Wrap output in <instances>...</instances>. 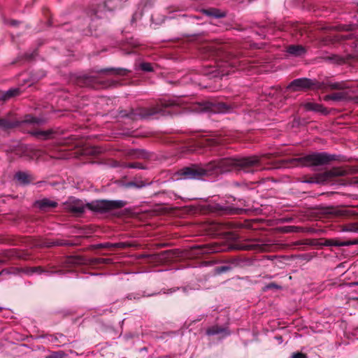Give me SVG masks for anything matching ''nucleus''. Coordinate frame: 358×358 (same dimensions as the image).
<instances>
[{"mask_svg": "<svg viewBox=\"0 0 358 358\" xmlns=\"http://www.w3.org/2000/svg\"><path fill=\"white\" fill-rule=\"evenodd\" d=\"M29 133L36 137L38 139L41 140H47L52 137L53 134H55V131L52 129H49L48 131H41V130H33L29 131Z\"/></svg>", "mask_w": 358, "mask_h": 358, "instance_id": "21", "label": "nucleus"}, {"mask_svg": "<svg viewBox=\"0 0 358 358\" xmlns=\"http://www.w3.org/2000/svg\"><path fill=\"white\" fill-rule=\"evenodd\" d=\"M313 245H318V246H344L343 241H341L338 239H327V238H320V239H315L312 241L311 243Z\"/></svg>", "mask_w": 358, "mask_h": 358, "instance_id": "18", "label": "nucleus"}, {"mask_svg": "<svg viewBox=\"0 0 358 358\" xmlns=\"http://www.w3.org/2000/svg\"><path fill=\"white\" fill-rule=\"evenodd\" d=\"M287 52L294 56H301L306 52V49L300 45H291L287 48Z\"/></svg>", "mask_w": 358, "mask_h": 358, "instance_id": "25", "label": "nucleus"}, {"mask_svg": "<svg viewBox=\"0 0 358 358\" xmlns=\"http://www.w3.org/2000/svg\"><path fill=\"white\" fill-rule=\"evenodd\" d=\"M266 288L267 289H272V288L280 289V286H279L273 282H271L266 285Z\"/></svg>", "mask_w": 358, "mask_h": 358, "instance_id": "51", "label": "nucleus"}, {"mask_svg": "<svg viewBox=\"0 0 358 358\" xmlns=\"http://www.w3.org/2000/svg\"><path fill=\"white\" fill-rule=\"evenodd\" d=\"M343 243H344V244H343L344 246H349L351 245H358V238L354 239L352 241H343Z\"/></svg>", "mask_w": 358, "mask_h": 358, "instance_id": "47", "label": "nucleus"}, {"mask_svg": "<svg viewBox=\"0 0 358 358\" xmlns=\"http://www.w3.org/2000/svg\"><path fill=\"white\" fill-rule=\"evenodd\" d=\"M348 98V94L345 92H334L331 94L326 95L324 97V101H345Z\"/></svg>", "mask_w": 358, "mask_h": 358, "instance_id": "22", "label": "nucleus"}, {"mask_svg": "<svg viewBox=\"0 0 358 358\" xmlns=\"http://www.w3.org/2000/svg\"><path fill=\"white\" fill-rule=\"evenodd\" d=\"M324 88L325 85L323 83L306 78L295 79L287 87V90L293 92L306 91L309 90H324Z\"/></svg>", "mask_w": 358, "mask_h": 358, "instance_id": "7", "label": "nucleus"}, {"mask_svg": "<svg viewBox=\"0 0 358 358\" xmlns=\"http://www.w3.org/2000/svg\"><path fill=\"white\" fill-rule=\"evenodd\" d=\"M357 43L356 42L354 43V47H357Z\"/></svg>", "mask_w": 358, "mask_h": 358, "instance_id": "58", "label": "nucleus"}, {"mask_svg": "<svg viewBox=\"0 0 358 358\" xmlns=\"http://www.w3.org/2000/svg\"><path fill=\"white\" fill-rule=\"evenodd\" d=\"M124 185L126 187H134L136 188H141V187L145 186V182L143 181H139V182L130 181V182L125 183Z\"/></svg>", "mask_w": 358, "mask_h": 358, "instance_id": "38", "label": "nucleus"}, {"mask_svg": "<svg viewBox=\"0 0 358 358\" xmlns=\"http://www.w3.org/2000/svg\"><path fill=\"white\" fill-rule=\"evenodd\" d=\"M169 252H171V250H166L164 252V253H169Z\"/></svg>", "mask_w": 358, "mask_h": 358, "instance_id": "59", "label": "nucleus"}, {"mask_svg": "<svg viewBox=\"0 0 358 358\" xmlns=\"http://www.w3.org/2000/svg\"><path fill=\"white\" fill-rule=\"evenodd\" d=\"M292 34L296 37L302 36L305 33L307 32L306 27L302 24L296 23L292 26Z\"/></svg>", "mask_w": 358, "mask_h": 358, "instance_id": "30", "label": "nucleus"}, {"mask_svg": "<svg viewBox=\"0 0 358 358\" xmlns=\"http://www.w3.org/2000/svg\"><path fill=\"white\" fill-rule=\"evenodd\" d=\"M101 152V148L99 147H90L84 150V155L96 156Z\"/></svg>", "mask_w": 358, "mask_h": 358, "instance_id": "35", "label": "nucleus"}, {"mask_svg": "<svg viewBox=\"0 0 358 358\" xmlns=\"http://www.w3.org/2000/svg\"><path fill=\"white\" fill-rule=\"evenodd\" d=\"M222 227V224H218V226L215 228L216 231H219L220 228Z\"/></svg>", "mask_w": 358, "mask_h": 358, "instance_id": "55", "label": "nucleus"}, {"mask_svg": "<svg viewBox=\"0 0 358 358\" xmlns=\"http://www.w3.org/2000/svg\"><path fill=\"white\" fill-rule=\"evenodd\" d=\"M57 206L58 203L56 201H51L47 198L37 200L34 203L35 208H38L43 212H47L51 208L57 207Z\"/></svg>", "mask_w": 358, "mask_h": 358, "instance_id": "17", "label": "nucleus"}, {"mask_svg": "<svg viewBox=\"0 0 358 358\" xmlns=\"http://www.w3.org/2000/svg\"><path fill=\"white\" fill-rule=\"evenodd\" d=\"M2 310V308H0V310Z\"/></svg>", "mask_w": 358, "mask_h": 358, "instance_id": "61", "label": "nucleus"}, {"mask_svg": "<svg viewBox=\"0 0 358 358\" xmlns=\"http://www.w3.org/2000/svg\"><path fill=\"white\" fill-rule=\"evenodd\" d=\"M353 299L358 301V298H354Z\"/></svg>", "mask_w": 358, "mask_h": 358, "instance_id": "60", "label": "nucleus"}, {"mask_svg": "<svg viewBox=\"0 0 358 358\" xmlns=\"http://www.w3.org/2000/svg\"><path fill=\"white\" fill-rule=\"evenodd\" d=\"M228 270H229V266H219V267L217 268V271L219 273L224 272V271H227Z\"/></svg>", "mask_w": 358, "mask_h": 358, "instance_id": "49", "label": "nucleus"}, {"mask_svg": "<svg viewBox=\"0 0 358 358\" xmlns=\"http://www.w3.org/2000/svg\"><path fill=\"white\" fill-rule=\"evenodd\" d=\"M113 246H114V248H118V249L122 250V249H126V248L130 247L131 245L127 243L120 242V243H113Z\"/></svg>", "mask_w": 358, "mask_h": 358, "instance_id": "43", "label": "nucleus"}, {"mask_svg": "<svg viewBox=\"0 0 358 358\" xmlns=\"http://www.w3.org/2000/svg\"><path fill=\"white\" fill-rule=\"evenodd\" d=\"M324 60L326 62H329L333 64H345L350 59H347V56L345 57L339 56L338 55H331V56H327L323 57Z\"/></svg>", "mask_w": 358, "mask_h": 358, "instance_id": "24", "label": "nucleus"}, {"mask_svg": "<svg viewBox=\"0 0 358 358\" xmlns=\"http://www.w3.org/2000/svg\"><path fill=\"white\" fill-rule=\"evenodd\" d=\"M348 231L358 232V222L350 224L347 229Z\"/></svg>", "mask_w": 358, "mask_h": 358, "instance_id": "45", "label": "nucleus"}, {"mask_svg": "<svg viewBox=\"0 0 358 358\" xmlns=\"http://www.w3.org/2000/svg\"><path fill=\"white\" fill-rule=\"evenodd\" d=\"M216 55H217V57L219 58V59L223 60L225 62L229 63L230 65L234 64V62H231V56L229 52H227L222 49L218 48L216 51Z\"/></svg>", "mask_w": 358, "mask_h": 358, "instance_id": "28", "label": "nucleus"}, {"mask_svg": "<svg viewBox=\"0 0 358 358\" xmlns=\"http://www.w3.org/2000/svg\"><path fill=\"white\" fill-rule=\"evenodd\" d=\"M205 74H210L213 78L216 77H222L225 73H221L220 71L217 69H215L214 70H212L209 72H206Z\"/></svg>", "mask_w": 358, "mask_h": 358, "instance_id": "41", "label": "nucleus"}, {"mask_svg": "<svg viewBox=\"0 0 358 358\" xmlns=\"http://www.w3.org/2000/svg\"><path fill=\"white\" fill-rule=\"evenodd\" d=\"M75 259V262L77 264H86L91 266H97L99 264H106L110 262V259L104 258H89L86 259L81 256H76L73 257Z\"/></svg>", "mask_w": 358, "mask_h": 358, "instance_id": "15", "label": "nucleus"}, {"mask_svg": "<svg viewBox=\"0 0 358 358\" xmlns=\"http://www.w3.org/2000/svg\"><path fill=\"white\" fill-rule=\"evenodd\" d=\"M55 266H50L49 269H45L42 266H34V267H28L26 268V273H55L53 271V268Z\"/></svg>", "mask_w": 358, "mask_h": 358, "instance_id": "27", "label": "nucleus"}, {"mask_svg": "<svg viewBox=\"0 0 358 358\" xmlns=\"http://www.w3.org/2000/svg\"><path fill=\"white\" fill-rule=\"evenodd\" d=\"M90 249L95 250V249H103V243H100L97 245H90Z\"/></svg>", "mask_w": 358, "mask_h": 358, "instance_id": "50", "label": "nucleus"}, {"mask_svg": "<svg viewBox=\"0 0 358 358\" xmlns=\"http://www.w3.org/2000/svg\"><path fill=\"white\" fill-rule=\"evenodd\" d=\"M2 256L4 259H0V265L4 264L7 259H19L27 260L29 259L30 254L27 250L11 249L3 251Z\"/></svg>", "mask_w": 358, "mask_h": 358, "instance_id": "14", "label": "nucleus"}, {"mask_svg": "<svg viewBox=\"0 0 358 358\" xmlns=\"http://www.w3.org/2000/svg\"><path fill=\"white\" fill-rule=\"evenodd\" d=\"M201 110L202 111H208L212 113H224L229 111L230 106L224 102L220 101H204L201 104Z\"/></svg>", "mask_w": 358, "mask_h": 358, "instance_id": "13", "label": "nucleus"}, {"mask_svg": "<svg viewBox=\"0 0 358 358\" xmlns=\"http://www.w3.org/2000/svg\"><path fill=\"white\" fill-rule=\"evenodd\" d=\"M72 82L79 87H90L95 90L115 87L119 83L115 80H102L98 76L90 75L76 76L72 79Z\"/></svg>", "mask_w": 358, "mask_h": 358, "instance_id": "6", "label": "nucleus"}, {"mask_svg": "<svg viewBox=\"0 0 358 358\" xmlns=\"http://www.w3.org/2000/svg\"><path fill=\"white\" fill-rule=\"evenodd\" d=\"M271 154L251 156L241 159L222 158L205 164L203 166L192 164L179 169L176 174L183 179H202L204 176L219 174L231 170L243 171L245 173H254L261 169L262 159H271Z\"/></svg>", "mask_w": 358, "mask_h": 358, "instance_id": "1", "label": "nucleus"}, {"mask_svg": "<svg viewBox=\"0 0 358 358\" xmlns=\"http://www.w3.org/2000/svg\"><path fill=\"white\" fill-rule=\"evenodd\" d=\"M103 248L114 249L113 243H103Z\"/></svg>", "mask_w": 358, "mask_h": 358, "instance_id": "52", "label": "nucleus"}, {"mask_svg": "<svg viewBox=\"0 0 358 358\" xmlns=\"http://www.w3.org/2000/svg\"><path fill=\"white\" fill-rule=\"evenodd\" d=\"M96 11L94 9L92 10V15H96Z\"/></svg>", "mask_w": 358, "mask_h": 358, "instance_id": "57", "label": "nucleus"}, {"mask_svg": "<svg viewBox=\"0 0 358 358\" xmlns=\"http://www.w3.org/2000/svg\"><path fill=\"white\" fill-rule=\"evenodd\" d=\"M223 331H224L223 328L220 327L218 326H214V327L208 328L206 331V333L208 335H215V334L222 333Z\"/></svg>", "mask_w": 358, "mask_h": 358, "instance_id": "36", "label": "nucleus"}, {"mask_svg": "<svg viewBox=\"0 0 358 358\" xmlns=\"http://www.w3.org/2000/svg\"><path fill=\"white\" fill-rule=\"evenodd\" d=\"M347 174V171L341 168L334 167L322 173H317L310 177L306 182L308 183H324L331 180L335 177L343 176Z\"/></svg>", "mask_w": 358, "mask_h": 358, "instance_id": "9", "label": "nucleus"}, {"mask_svg": "<svg viewBox=\"0 0 358 358\" xmlns=\"http://www.w3.org/2000/svg\"><path fill=\"white\" fill-rule=\"evenodd\" d=\"M179 105L173 100L159 99L155 106L131 108L129 111L122 110L119 112L121 117H128L133 121L148 120L160 113L162 116L172 115L178 113Z\"/></svg>", "mask_w": 358, "mask_h": 358, "instance_id": "2", "label": "nucleus"}, {"mask_svg": "<svg viewBox=\"0 0 358 358\" xmlns=\"http://www.w3.org/2000/svg\"><path fill=\"white\" fill-rule=\"evenodd\" d=\"M271 27H273L271 24H270V25H267V26H263V27H262V28H263V29H268L269 28H271Z\"/></svg>", "mask_w": 358, "mask_h": 358, "instance_id": "54", "label": "nucleus"}, {"mask_svg": "<svg viewBox=\"0 0 358 358\" xmlns=\"http://www.w3.org/2000/svg\"><path fill=\"white\" fill-rule=\"evenodd\" d=\"M66 354L63 351H57L53 352L50 355L45 357V358H64L66 357Z\"/></svg>", "mask_w": 358, "mask_h": 358, "instance_id": "40", "label": "nucleus"}, {"mask_svg": "<svg viewBox=\"0 0 358 358\" xmlns=\"http://www.w3.org/2000/svg\"><path fill=\"white\" fill-rule=\"evenodd\" d=\"M203 13L208 16H213L216 18H222L226 16V13L224 12H221L217 8L204 9L203 10Z\"/></svg>", "mask_w": 358, "mask_h": 358, "instance_id": "29", "label": "nucleus"}, {"mask_svg": "<svg viewBox=\"0 0 358 358\" xmlns=\"http://www.w3.org/2000/svg\"><path fill=\"white\" fill-rule=\"evenodd\" d=\"M6 22L9 24L10 26H17L20 24V22L16 20H6Z\"/></svg>", "mask_w": 358, "mask_h": 358, "instance_id": "48", "label": "nucleus"}, {"mask_svg": "<svg viewBox=\"0 0 358 358\" xmlns=\"http://www.w3.org/2000/svg\"><path fill=\"white\" fill-rule=\"evenodd\" d=\"M350 286L358 285V282H353L349 284Z\"/></svg>", "mask_w": 358, "mask_h": 358, "instance_id": "53", "label": "nucleus"}, {"mask_svg": "<svg viewBox=\"0 0 358 358\" xmlns=\"http://www.w3.org/2000/svg\"><path fill=\"white\" fill-rule=\"evenodd\" d=\"M66 208L71 213L80 216L85 212V207L89 210L99 214H104L112 210L120 209L127 205L124 201L96 200L87 203L85 206L80 200H74L66 203Z\"/></svg>", "mask_w": 358, "mask_h": 358, "instance_id": "3", "label": "nucleus"}, {"mask_svg": "<svg viewBox=\"0 0 358 358\" xmlns=\"http://www.w3.org/2000/svg\"><path fill=\"white\" fill-rule=\"evenodd\" d=\"M27 244L31 248H52L53 246H66V245H71V243H69L63 240H57L55 241H52L49 239H41V238H27Z\"/></svg>", "mask_w": 358, "mask_h": 358, "instance_id": "11", "label": "nucleus"}, {"mask_svg": "<svg viewBox=\"0 0 358 358\" xmlns=\"http://www.w3.org/2000/svg\"><path fill=\"white\" fill-rule=\"evenodd\" d=\"M140 69L145 72H151L153 68L150 63L142 62L140 64Z\"/></svg>", "mask_w": 358, "mask_h": 358, "instance_id": "39", "label": "nucleus"}, {"mask_svg": "<svg viewBox=\"0 0 358 358\" xmlns=\"http://www.w3.org/2000/svg\"><path fill=\"white\" fill-rule=\"evenodd\" d=\"M15 178L22 185H27L31 182L30 176L24 172L18 171L15 173Z\"/></svg>", "mask_w": 358, "mask_h": 358, "instance_id": "32", "label": "nucleus"}, {"mask_svg": "<svg viewBox=\"0 0 358 358\" xmlns=\"http://www.w3.org/2000/svg\"><path fill=\"white\" fill-rule=\"evenodd\" d=\"M38 82V79L31 78L29 80H24L22 84H20L18 87L12 88L6 92L0 91V101H6L8 99L19 96L22 92V87L26 83H29V87H31L34 84Z\"/></svg>", "mask_w": 358, "mask_h": 358, "instance_id": "12", "label": "nucleus"}, {"mask_svg": "<svg viewBox=\"0 0 358 358\" xmlns=\"http://www.w3.org/2000/svg\"><path fill=\"white\" fill-rule=\"evenodd\" d=\"M18 151L21 152L22 155L29 157L30 159H33L34 156H36L38 153L40 152L39 150H33L27 145H20L19 146Z\"/></svg>", "mask_w": 358, "mask_h": 358, "instance_id": "23", "label": "nucleus"}, {"mask_svg": "<svg viewBox=\"0 0 358 358\" xmlns=\"http://www.w3.org/2000/svg\"><path fill=\"white\" fill-rule=\"evenodd\" d=\"M254 248L252 245L239 243H210L197 246L198 254L206 255L230 250H251Z\"/></svg>", "mask_w": 358, "mask_h": 358, "instance_id": "5", "label": "nucleus"}, {"mask_svg": "<svg viewBox=\"0 0 358 358\" xmlns=\"http://www.w3.org/2000/svg\"><path fill=\"white\" fill-rule=\"evenodd\" d=\"M38 122L37 118L30 115H27L24 120L19 121L15 118H12L11 113H8L6 117L0 118V129L7 130L21 127L26 123L35 124Z\"/></svg>", "mask_w": 358, "mask_h": 358, "instance_id": "10", "label": "nucleus"}, {"mask_svg": "<svg viewBox=\"0 0 358 358\" xmlns=\"http://www.w3.org/2000/svg\"><path fill=\"white\" fill-rule=\"evenodd\" d=\"M352 38V34H348V35L336 34L333 36H327L326 41H329L331 43H339L341 41H344L350 39Z\"/></svg>", "mask_w": 358, "mask_h": 358, "instance_id": "26", "label": "nucleus"}, {"mask_svg": "<svg viewBox=\"0 0 358 358\" xmlns=\"http://www.w3.org/2000/svg\"><path fill=\"white\" fill-rule=\"evenodd\" d=\"M51 341L54 342L57 345H63L68 341L66 336L62 334H57L54 336H51Z\"/></svg>", "mask_w": 358, "mask_h": 358, "instance_id": "33", "label": "nucleus"}, {"mask_svg": "<svg viewBox=\"0 0 358 358\" xmlns=\"http://www.w3.org/2000/svg\"><path fill=\"white\" fill-rule=\"evenodd\" d=\"M36 50L34 51L32 53H25L24 55L20 56L17 58V60L13 62V64H15L17 62H20L22 60H26L28 62H31L34 59L36 55Z\"/></svg>", "mask_w": 358, "mask_h": 358, "instance_id": "34", "label": "nucleus"}, {"mask_svg": "<svg viewBox=\"0 0 358 358\" xmlns=\"http://www.w3.org/2000/svg\"><path fill=\"white\" fill-rule=\"evenodd\" d=\"M129 155L138 159H149L150 157V154L145 150H132Z\"/></svg>", "mask_w": 358, "mask_h": 358, "instance_id": "31", "label": "nucleus"}, {"mask_svg": "<svg viewBox=\"0 0 358 358\" xmlns=\"http://www.w3.org/2000/svg\"><path fill=\"white\" fill-rule=\"evenodd\" d=\"M292 358H308V357L306 354L298 352L293 353Z\"/></svg>", "mask_w": 358, "mask_h": 358, "instance_id": "46", "label": "nucleus"}, {"mask_svg": "<svg viewBox=\"0 0 358 358\" xmlns=\"http://www.w3.org/2000/svg\"><path fill=\"white\" fill-rule=\"evenodd\" d=\"M226 203H228L226 201ZM227 203L220 204L218 203H211L207 206V210L218 216H231L242 215L245 210L240 208H235L231 206H227Z\"/></svg>", "mask_w": 358, "mask_h": 358, "instance_id": "8", "label": "nucleus"}, {"mask_svg": "<svg viewBox=\"0 0 358 358\" xmlns=\"http://www.w3.org/2000/svg\"><path fill=\"white\" fill-rule=\"evenodd\" d=\"M347 59L350 60L358 61V49L355 50L354 53L347 55Z\"/></svg>", "mask_w": 358, "mask_h": 358, "instance_id": "44", "label": "nucleus"}, {"mask_svg": "<svg viewBox=\"0 0 358 358\" xmlns=\"http://www.w3.org/2000/svg\"><path fill=\"white\" fill-rule=\"evenodd\" d=\"M329 87L331 90H343L346 88L343 83H340L330 84Z\"/></svg>", "mask_w": 358, "mask_h": 358, "instance_id": "42", "label": "nucleus"}, {"mask_svg": "<svg viewBox=\"0 0 358 358\" xmlns=\"http://www.w3.org/2000/svg\"><path fill=\"white\" fill-rule=\"evenodd\" d=\"M316 210V213L320 215V218L332 219L341 215V212L333 207H320Z\"/></svg>", "mask_w": 358, "mask_h": 358, "instance_id": "16", "label": "nucleus"}, {"mask_svg": "<svg viewBox=\"0 0 358 358\" xmlns=\"http://www.w3.org/2000/svg\"><path fill=\"white\" fill-rule=\"evenodd\" d=\"M124 166L126 168H130V169H145V166L143 165V164L140 163V162L125 163Z\"/></svg>", "mask_w": 358, "mask_h": 358, "instance_id": "37", "label": "nucleus"}, {"mask_svg": "<svg viewBox=\"0 0 358 358\" xmlns=\"http://www.w3.org/2000/svg\"><path fill=\"white\" fill-rule=\"evenodd\" d=\"M306 110L314 111L322 113V115H327L329 114V110L324 107L322 104L306 102L301 105Z\"/></svg>", "mask_w": 358, "mask_h": 358, "instance_id": "19", "label": "nucleus"}, {"mask_svg": "<svg viewBox=\"0 0 358 358\" xmlns=\"http://www.w3.org/2000/svg\"><path fill=\"white\" fill-rule=\"evenodd\" d=\"M92 71L97 73H110L116 76H127L131 72L129 70L122 68H108Z\"/></svg>", "mask_w": 358, "mask_h": 358, "instance_id": "20", "label": "nucleus"}, {"mask_svg": "<svg viewBox=\"0 0 358 358\" xmlns=\"http://www.w3.org/2000/svg\"><path fill=\"white\" fill-rule=\"evenodd\" d=\"M52 25V20L50 18L48 19V26H51Z\"/></svg>", "mask_w": 358, "mask_h": 358, "instance_id": "56", "label": "nucleus"}, {"mask_svg": "<svg viewBox=\"0 0 358 358\" xmlns=\"http://www.w3.org/2000/svg\"><path fill=\"white\" fill-rule=\"evenodd\" d=\"M334 160H337L336 155L327 152H314L301 157L289 159L286 162L293 166L301 164L306 166H318L329 164Z\"/></svg>", "mask_w": 358, "mask_h": 358, "instance_id": "4", "label": "nucleus"}]
</instances>
